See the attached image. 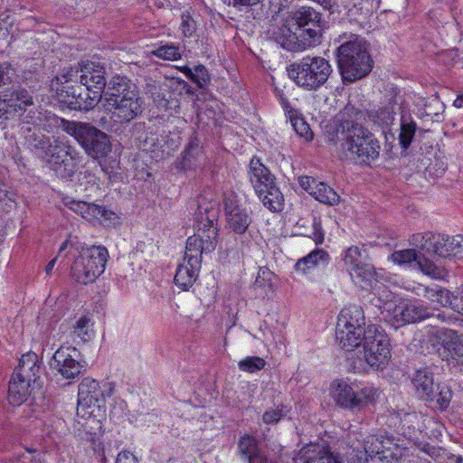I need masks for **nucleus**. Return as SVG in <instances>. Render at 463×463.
<instances>
[{"mask_svg": "<svg viewBox=\"0 0 463 463\" xmlns=\"http://www.w3.org/2000/svg\"><path fill=\"white\" fill-rule=\"evenodd\" d=\"M363 350L350 362L355 373H367L370 370H383L391 359V344L387 335L375 325L367 326Z\"/></svg>", "mask_w": 463, "mask_h": 463, "instance_id": "7ed1b4c3", "label": "nucleus"}, {"mask_svg": "<svg viewBox=\"0 0 463 463\" xmlns=\"http://www.w3.org/2000/svg\"><path fill=\"white\" fill-rule=\"evenodd\" d=\"M402 456V449L399 447H395L394 449L385 447L374 456L371 463H400Z\"/></svg>", "mask_w": 463, "mask_h": 463, "instance_id": "4c0bfd02", "label": "nucleus"}, {"mask_svg": "<svg viewBox=\"0 0 463 463\" xmlns=\"http://www.w3.org/2000/svg\"><path fill=\"white\" fill-rule=\"evenodd\" d=\"M196 71H199L200 73H203H203H204V71H205V68H204L203 66H198V67L196 68Z\"/></svg>", "mask_w": 463, "mask_h": 463, "instance_id": "4d7b16f0", "label": "nucleus"}, {"mask_svg": "<svg viewBox=\"0 0 463 463\" xmlns=\"http://www.w3.org/2000/svg\"><path fill=\"white\" fill-rule=\"evenodd\" d=\"M321 36V14L307 6L288 13L276 33L277 42L290 52L315 46L319 43Z\"/></svg>", "mask_w": 463, "mask_h": 463, "instance_id": "f257e3e1", "label": "nucleus"}, {"mask_svg": "<svg viewBox=\"0 0 463 463\" xmlns=\"http://www.w3.org/2000/svg\"><path fill=\"white\" fill-rule=\"evenodd\" d=\"M56 261H57V258H54L52 259L46 266L45 268V272L47 275H51L52 270H53V268L56 264Z\"/></svg>", "mask_w": 463, "mask_h": 463, "instance_id": "603ef678", "label": "nucleus"}, {"mask_svg": "<svg viewBox=\"0 0 463 463\" xmlns=\"http://www.w3.org/2000/svg\"><path fill=\"white\" fill-rule=\"evenodd\" d=\"M331 72V65L322 57L307 56L288 68L289 78L307 90L319 89L326 82Z\"/></svg>", "mask_w": 463, "mask_h": 463, "instance_id": "0eeeda50", "label": "nucleus"}, {"mask_svg": "<svg viewBox=\"0 0 463 463\" xmlns=\"http://www.w3.org/2000/svg\"><path fill=\"white\" fill-rule=\"evenodd\" d=\"M67 245H68V241H64L61 247H60V251H62L64 250L66 248H67Z\"/></svg>", "mask_w": 463, "mask_h": 463, "instance_id": "bf43d9fd", "label": "nucleus"}, {"mask_svg": "<svg viewBox=\"0 0 463 463\" xmlns=\"http://www.w3.org/2000/svg\"><path fill=\"white\" fill-rule=\"evenodd\" d=\"M451 391L448 387H442L437 398V403L439 409H446L451 401Z\"/></svg>", "mask_w": 463, "mask_h": 463, "instance_id": "49530a36", "label": "nucleus"}, {"mask_svg": "<svg viewBox=\"0 0 463 463\" xmlns=\"http://www.w3.org/2000/svg\"><path fill=\"white\" fill-rule=\"evenodd\" d=\"M266 366V361L260 356H247L238 363L241 371L253 373L262 370Z\"/></svg>", "mask_w": 463, "mask_h": 463, "instance_id": "58836bf2", "label": "nucleus"}, {"mask_svg": "<svg viewBox=\"0 0 463 463\" xmlns=\"http://www.w3.org/2000/svg\"><path fill=\"white\" fill-rule=\"evenodd\" d=\"M260 0H223L229 5H254Z\"/></svg>", "mask_w": 463, "mask_h": 463, "instance_id": "8fccbe9b", "label": "nucleus"}, {"mask_svg": "<svg viewBox=\"0 0 463 463\" xmlns=\"http://www.w3.org/2000/svg\"><path fill=\"white\" fill-rule=\"evenodd\" d=\"M239 449L245 455L249 463H271L265 455L260 452L255 438L246 435L239 442Z\"/></svg>", "mask_w": 463, "mask_h": 463, "instance_id": "473e14b6", "label": "nucleus"}, {"mask_svg": "<svg viewBox=\"0 0 463 463\" xmlns=\"http://www.w3.org/2000/svg\"><path fill=\"white\" fill-rule=\"evenodd\" d=\"M410 418L413 417V418H418L419 415H417L416 413H413V414H410L409 415Z\"/></svg>", "mask_w": 463, "mask_h": 463, "instance_id": "052dcab7", "label": "nucleus"}, {"mask_svg": "<svg viewBox=\"0 0 463 463\" xmlns=\"http://www.w3.org/2000/svg\"><path fill=\"white\" fill-rule=\"evenodd\" d=\"M411 242L426 251V255L436 259L458 258L463 259V236L453 237L441 234H415Z\"/></svg>", "mask_w": 463, "mask_h": 463, "instance_id": "9d476101", "label": "nucleus"}, {"mask_svg": "<svg viewBox=\"0 0 463 463\" xmlns=\"http://www.w3.org/2000/svg\"><path fill=\"white\" fill-rule=\"evenodd\" d=\"M265 207L271 212H280L284 206V197L279 189L275 184L268 189L267 193L258 194Z\"/></svg>", "mask_w": 463, "mask_h": 463, "instance_id": "f704fd0d", "label": "nucleus"}, {"mask_svg": "<svg viewBox=\"0 0 463 463\" xmlns=\"http://www.w3.org/2000/svg\"><path fill=\"white\" fill-rule=\"evenodd\" d=\"M453 105L458 109L463 108V93L457 97L453 102Z\"/></svg>", "mask_w": 463, "mask_h": 463, "instance_id": "5fc2aeb1", "label": "nucleus"}, {"mask_svg": "<svg viewBox=\"0 0 463 463\" xmlns=\"http://www.w3.org/2000/svg\"><path fill=\"white\" fill-rule=\"evenodd\" d=\"M366 328L336 326L335 339L339 347L346 352H353L364 342Z\"/></svg>", "mask_w": 463, "mask_h": 463, "instance_id": "cd10ccee", "label": "nucleus"}, {"mask_svg": "<svg viewBox=\"0 0 463 463\" xmlns=\"http://www.w3.org/2000/svg\"><path fill=\"white\" fill-rule=\"evenodd\" d=\"M109 118L118 124L136 118L143 109V101L137 87L124 77H114L102 100Z\"/></svg>", "mask_w": 463, "mask_h": 463, "instance_id": "f03ea898", "label": "nucleus"}, {"mask_svg": "<svg viewBox=\"0 0 463 463\" xmlns=\"http://www.w3.org/2000/svg\"><path fill=\"white\" fill-rule=\"evenodd\" d=\"M344 147L350 156L359 164H370L380 155V145L372 133L355 124L348 128Z\"/></svg>", "mask_w": 463, "mask_h": 463, "instance_id": "9b49d317", "label": "nucleus"}, {"mask_svg": "<svg viewBox=\"0 0 463 463\" xmlns=\"http://www.w3.org/2000/svg\"><path fill=\"white\" fill-rule=\"evenodd\" d=\"M251 185L256 193V194H263L267 193L269 187L275 185V177L274 175H270L265 177V179L257 180V177H251Z\"/></svg>", "mask_w": 463, "mask_h": 463, "instance_id": "37998d69", "label": "nucleus"}, {"mask_svg": "<svg viewBox=\"0 0 463 463\" xmlns=\"http://www.w3.org/2000/svg\"><path fill=\"white\" fill-rule=\"evenodd\" d=\"M295 463H341L327 447L309 444L302 448L294 459Z\"/></svg>", "mask_w": 463, "mask_h": 463, "instance_id": "a878e982", "label": "nucleus"}, {"mask_svg": "<svg viewBox=\"0 0 463 463\" xmlns=\"http://www.w3.org/2000/svg\"><path fill=\"white\" fill-rule=\"evenodd\" d=\"M290 122L294 130L300 137L304 138L306 141L313 139V132L303 117L297 113H292V115H290Z\"/></svg>", "mask_w": 463, "mask_h": 463, "instance_id": "c9c22d12", "label": "nucleus"}, {"mask_svg": "<svg viewBox=\"0 0 463 463\" xmlns=\"http://www.w3.org/2000/svg\"><path fill=\"white\" fill-rule=\"evenodd\" d=\"M45 157L50 167L61 178L71 177L80 164V156L76 149L59 140L49 145Z\"/></svg>", "mask_w": 463, "mask_h": 463, "instance_id": "2eb2a0df", "label": "nucleus"}, {"mask_svg": "<svg viewBox=\"0 0 463 463\" xmlns=\"http://www.w3.org/2000/svg\"><path fill=\"white\" fill-rule=\"evenodd\" d=\"M329 255L322 249H316L307 256L299 259L295 264V269L304 275L308 274L312 269L326 266L328 263Z\"/></svg>", "mask_w": 463, "mask_h": 463, "instance_id": "7c9ffc66", "label": "nucleus"}, {"mask_svg": "<svg viewBox=\"0 0 463 463\" xmlns=\"http://www.w3.org/2000/svg\"><path fill=\"white\" fill-rule=\"evenodd\" d=\"M285 412L283 408L270 409L266 411L262 415V420L266 424H275L277 423L283 416Z\"/></svg>", "mask_w": 463, "mask_h": 463, "instance_id": "a18cd8bd", "label": "nucleus"}, {"mask_svg": "<svg viewBox=\"0 0 463 463\" xmlns=\"http://www.w3.org/2000/svg\"><path fill=\"white\" fill-rule=\"evenodd\" d=\"M116 463H139L137 458L129 450H123L118 454Z\"/></svg>", "mask_w": 463, "mask_h": 463, "instance_id": "de8ad7c7", "label": "nucleus"}, {"mask_svg": "<svg viewBox=\"0 0 463 463\" xmlns=\"http://www.w3.org/2000/svg\"><path fill=\"white\" fill-rule=\"evenodd\" d=\"M354 110V109L353 107H349V106H347V107H345V112H344V113H345V114L349 115V114H350L351 112H353Z\"/></svg>", "mask_w": 463, "mask_h": 463, "instance_id": "6e6d98bb", "label": "nucleus"}, {"mask_svg": "<svg viewBox=\"0 0 463 463\" xmlns=\"http://www.w3.org/2000/svg\"><path fill=\"white\" fill-rule=\"evenodd\" d=\"M71 334L82 342H89L94 338V322L91 317L88 315L80 317L71 327Z\"/></svg>", "mask_w": 463, "mask_h": 463, "instance_id": "72a5a7b5", "label": "nucleus"}, {"mask_svg": "<svg viewBox=\"0 0 463 463\" xmlns=\"http://www.w3.org/2000/svg\"><path fill=\"white\" fill-rule=\"evenodd\" d=\"M215 213L203 216L202 206L197 213L196 232L188 237L185 253L196 256L202 261V255L213 251L217 245V228L214 224Z\"/></svg>", "mask_w": 463, "mask_h": 463, "instance_id": "f8f14e48", "label": "nucleus"}, {"mask_svg": "<svg viewBox=\"0 0 463 463\" xmlns=\"http://www.w3.org/2000/svg\"><path fill=\"white\" fill-rule=\"evenodd\" d=\"M343 261L354 283L364 288L376 286L374 268L365 261V256L357 246H351L345 251Z\"/></svg>", "mask_w": 463, "mask_h": 463, "instance_id": "f3484780", "label": "nucleus"}, {"mask_svg": "<svg viewBox=\"0 0 463 463\" xmlns=\"http://www.w3.org/2000/svg\"><path fill=\"white\" fill-rule=\"evenodd\" d=\"M312 239L317 245L322 244L324 241L325 234L319 222L315 221L313 223Z\"/></svg>", "mask_w": 463, "mask_h": 463, "instance_id": "09e8293b", "label": "nucleus"}, {"mask_svg": "<svg viewBox=\"0 0 463 463\" xmlns=\"http://www.w3.org/2000/svg\"><path fill=\"white\" fill-rule=\"evenodd\" d=\"M109 252L105 247L82 248L71 266V275L80 283L94 282L105 270Z\"/></svg>", "mask_w": 463, "mask_h": 463, "instance_id": "1a4fd4ad", "label": "nucleus"}, {"mask_svg": "<svg viewBox=\"0 0 463 463\" xmlns=\"http://www.w3.org/2000/svg\"><path fill=\"white\" fill-rule=\"evenodd\" d=\"M80 71V82L86 87L85 90L92 95V100L99 102L106 86L104 68L88 61L81 65Z\"/></svg>", "mask_w": 463, "mask_h": 463, "instance_id": "4be33fe9", "label": "nucleus"}, {"mask_svg": "<svg viewBox=\"0 0 463 463\" xmlns=\"http://www.w3.org/2000/svg\"><path fill=\"white\" fill-rule=\"evenodd\" d=\"M0 116L8 118L9 116H20L27 107L33 105V97L25 90L7 91L0 97Z\"/></svg>", "mask_w": 463, "mask_h": 463, "instance_id": "5701e85b", "label": "nucleus"}, {"mask_svg": "<svg viewBox=\"0 0 463 463\" xmlns=\"http://www.w3.org/2000/svg\"><path fill=\"white\" fill-rule=\"evenodd\" d=\"M384 310L388 321L396 328L418 323L430 317L429 309L419 301L404 298L387 302Z\"/></svg>", "mask_w": 463, "mask_h": 463, "instance_id": "dca6fc26", "label": "nucleus"}, {"mask_svg": "<svg viewBox=\"0 0 463 463\" xmlns=\"http://www.w3.org/2000/svg\"><path fill=\"white\" fill-rule=\"evenodd\" d=\"M65 204L74 213L92 224H98L99 220L100 205L83 201L69 200Z\"/></svg>", "mask_w": 463, "mask_h": 463, "instance_id": "2f4dec72", "label": "nucleus"}, {"mask_svg": "<svg viewBox=\"0 0 463 463\" xmlns=\"http://www.w3.org/2000/svg\"><path fill=\"white\" fill-rule=\"evenodd\" d=\"M50 365L66 380L75 379L85 370V362L81 359L80 352L72 346L58 348Z\"/></svg>", "mask_w": 463, "mask_h": 463, "instance_id": "a211bd4d", "label": "nucleus"}, {"mask_svg": "<svg viewBox=\"0 0 463 463\" xmlns=\"http://www.w3.org/2000/svg\"><path fill=\"white\" fill-rule=\"evenodd\" d=\"M336 326L366 328L365 317L363 308L356 305L342 308L337 317Z\"/></svg>", "mask_w": 463, "mask_h": 463, "instance_id": "c756f323", "label": "nucleus"}, {"mask_svg": "<svg viewBox=\"0 0 463 463\" xmlns=\"http://www.w3.org/2000/svg\"><path fill=\"white\" fill-rule=\"evenodd\" d=\"M179 70L183 71L186 77L190 80H194L197 84L201 85L200 80L196 78V76L193 73L192 70L188 67H180Z\"/></svg>", "mask_w": 463, "mask_h": 463, "instance_id": "3c124183", "label": "nucleus"}, {"mask_svg": "<svg viewBox=\"0 0 463 463\" xmlns=\"http://www.w3.org/2000/svg\"><path fill=\"white\" fill-rule=\"evenodd\" d=\"M77 415L85 420H97L105 415V395L100 383L84 378L79 385Z\"/></svg>", "mask_w": 463, "mask_h": 463, "instance_id": "4468645a", "label": "nucleus"}, {"mask_svg": "<svg viewBox=\"0 0 463 463\" xmlns=\"http://www.w3.org/2000/svg\"><path fill=\"white\" fill-rule=\"evenodd\" d=\"M99 224L115 226L120 223V217L113 211L100 205Z\"/></svg>", "mask_w": 463, "mask_h": 463, "instance_id": "79ce46f5", "label": "nucleus"}, {"mask_svg": "<svg viewBox=\"0 0 463 463\" xmlns=\"http://www.w3.org/2000/svg\"><path fill=\"white\" fill-rule=\"evenodd\" d=\"M273 340L276 345H278V344L285 345V336L282 333L274 335Z\"/></svg>", "mask_w": 463, "mask_h": 463, "instance_id": "864d4df0", "label": "nucleus"}, {"mask_svg": "<svg viewBox=\"0 0 463 463\" xmlns=\"http://www.w3.org/2000/svg\"><path fill=\"white\" fill-rule=\"evenodd\" d=\"M223 203L227 227L237 234L244 233L251 222L247 209L239 204L233 192L224 193Z\"/></svg>", "mask_w": 463, "mask_h": 463, "instance_id": "6ab92c4d", "label": "nucleus"}, {"mask_svg": "<svg viewBox=\"0 0 463 463\" xmlns=\"http://www.w3.org/2000/svg\"><path fill=\"white\" fill-rule=\"evenodd\" d=\"M299 184L316 200L325 204L336 205L340 202V196L333 188L313 177L301 176L299 178Z\"/></svg>", "mask_w": 463, "mask_h": 463, "instance_id": "b1692460", "label": "nucleus"}, {"mask_svg": "<svg viewBox=\"0 0 463 463\" xmlns=\"http://www.w3.org/2000/svg\"><path fill=\"white\" fill-rule=\"evenodd\" d=\"M41 366L35 354L22 356L18 369L14 373L9 383L8 402L14 406H19L27 401L32 392L40 387Z\"/></svg>", "mask_w": 463, "mask_h": 463, "instance_id": "39448f33", "label": "nucleus"}, {"mask_svg": "<svg viewBox=\"0 0 463 463\" xmlns=\"http://www.w3.org/2000/svg\"><path fill=\"white\" fill-rule=\"evenodd\" d=\"M71 71L57 76L52 81V90L55 91L57 101L63 107L75 110H89L99 102L92 100V95L88 93L81 86H73Z\"/></svg>", "mask_w": 463, "mask_h": 463, "instance_id": "ddd939ff", "label": "nucleus"}, {"mask_svg": "<svg viewBox=\"0 0 463 463\" xmlns=\"http://www.w3.org/2000/svg\"><path fill=\"white\" fill-rule=\"evenodd\" d=\"M272 175L269 170L257 157H253L250 162L249 179L251 183V177H257V180L265 179Z\"/></svg>", "mask_w": 463, "mask_h": 463, "instance_id": "a19ab883", "label": "nucleus"}, {"mask_svg": "<svg viewBox=\"0 0 463 463\" xmlns=\"http://www.w3.org/2000/svg\"><path fill=\"white\" fill-rule=\"evenodd\" d=\"M423 297L434 309L440 307H449L463 314V306L458 305V297L443 288L439 286L427 287L424 288Z\"/></svg>", "mask_w": 463, "mask_h": 463, "instance_id": "bb28decb", "label": "nucleus"}, {"mask_svg": "<svg viewBox=\"0 0 463 463\" xmlns=\"http://www.w3.org/2000/svg\"><path fill=\"white\" fill-rule=\"evenodd\" d=\"M196 24L194 19L188 14H183L181 16L180 30L184 37L193 36L195 32Z\"/></svg>", "mask_w": 463, "mask_h": 463, "instance_id": "c03bdc74", "label": "nucleus"}, {"mask_svg": "<svg viewBox=\"0 0 463 463\" xmlns=\"http://www.w3.org/2000/svg\"><path fill=\"white\" fill-rule=\"evenodd\" d=\"M63 130L73 137L93 159H103L111 152L109 137L89 123L61 120Z\"/></svg>", "mask_w": 463, "mask_h": 463, "instance_id": "423d86ee", "label": "nucleus"}, {"mask_svg": "<svg viewBox=\"0 0 463 463\" xmlns=\"http://www.w3.org/2000/svg\"><path fill=\"white\" fill-rule=\"evenodd\" d=\"M411 382L420 399L426 401L433 399L435 383L433 374L429 370L426 368L417 370Z\"/></svg>", "mask_w": 463, "mask_h": 463, "instance_id": "c85d7f7f", "label": "nucleus"}, {"mask_svg": "<svg viewBox=\"0 0 463 463\" xmlns=\"http://www.w3.org/2000/svg\"><path fill=\"white\" fill-rule=\"evenodd\" d=\"M355 436V440L351 444V450L347 453V461L351 463H369L385 448L383 442L375 436Z\"/></svg>", "mask_w": 463, "mask_h": 463, "instance_id": "412c9836", "label": "nucleus"}, {"mask_svg": "<svg viewBox=\"0 0 463 463\" xmlns=\"http://www.w3.org/2000/svg\"><path fill=\"white\" fill-rule=\"evenodd\" d=\"M416 249H406L396 250L391 255V260L393 263L398 265H413L419 268L424 274L432 278H437L440 275V271L434 260H430L426 256V251L422 250L420 247Z\"/></svg>", "mask_w": 463, "mask_h": 463, "instance_id": "aec40b11", "label": "nucleus"}, {"mask_svg": "<svg viewBox=\"0 0 463 463\" xmlns=\"http://www.w3.org/2000/svg\"><path fill=\"white\" fill-rule=\"evenodd\" d=\"M202 261L196 256L184 254L183 262L177 267L175 285L183 290L191 288L198 278Z\"/></svg>", "mask_w": 463, "mask_h": 463, "instance_id": "393cba45", "label": "nucleus"}, {"mask_svg": "<svg viewBox=\"0 0 463 463\" xmlns=\"http://www.w3.org/2000/svg\"><path fill=\"white\" fill-rule=\"evenodd\" d=\"M150 55L165 61H177L181 58L179 47L175 43H167L150 52Z\"/></svg>", "mask_w": 463, "mask_h": 463, "instance_id": "e433bc0d", "label": "nucleus"}, {"mask_svg": "<svg viewBox=\"0 0 463 463\" xmlns=\"http://www.w3.org/2000/svg\"><path fill=\"white\" fill-rule=\"evenodd\" d=\"M330 395L341 408L353 410L373 403L378 397V390L370 384L360 386L355 382L335 380L330 385Z\"/></svg>", "mask_w": 463, "mask_h": 463, "instance_id": "6e6552de", "label": "nucleus"}, {"mask_svg": "<svg viewBox=\"0 0 463 463\" xmlns=\"http://www.w3.org/2000/svg\"><path fill=\"white\" fill-rule=\"evenodd\" d=\"M363 112L362 111H355V119H359L363 117Z\"/></svg>", "mask_w": 463, "mask_h": 463, "instance_id": "13d9d810", "label": "nucleus"}, {"mask_svg": "<svg viewBox=\"0 0 463 463\" xmlns=\"http://www.w3.org/2000/svg\"><path fill=\"white\" fill-rule=\"evenodd\" d=\"M338 67L345 81L353 82L366 76L372 70V59L366 42L355 37L338 47Z\"/></svg>", "mask_w": 463, "mask_h": 463, "instance_id": "20e7f679", "label": "nucleus"}, {"mask_svg": "<svg viewBox=\"0 0 463 463\" xmlns=\"http://www.w3.org/2000/svg\"><path fill=\"white\" fill-rule=\"evenodd\" d=\"M416 131V124L414 122L402 123L399 135V142L403 149H407L413 139Z\"/></svg>", "mask_w": 463, "mask_h": 463, "instance_id": "ea45409f", "label": "nucleus"}]
</instances>
